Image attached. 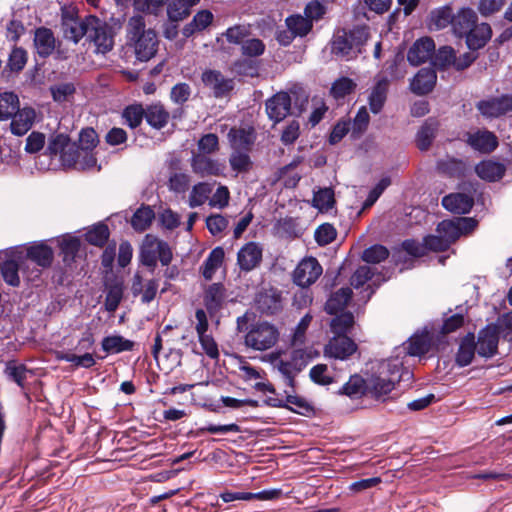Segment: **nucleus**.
I'll use <instances>...</instances> for the list:
<instances>
[{
    "label": "nucleus",
    "instance_id": "1",
    "mask_svg": "<svg viewBox=\"0 0 512 512\" xmlns=\"http://www.w3.org/2000/svg\"><path fill=\"white\" fill-rule=\"evenodd\" d=\"M127 45L134 49L136 59L147 62L157 52L158 39L153 29H147L144 17L135 15L126 25Z\"/></svg>",
    "mask_w": 512,
    "mask_h": 512
},
{
    "label": "nucleus",
    "instance_id": "2",
    "mask_svg": "<svg viewBox=\"0 0 512 512\" xmlns=\"http://www.w3.org/2000/svg\"><path fill=\"white\" fill-rule=\"evenodd\" d=\"M369 38L367 27H356L353 30H339L332 39L331 52L338 58L351 60L362 53L363 46Z\"/></svg>",
    "mask_w": 512,
    "mask_h": 512
},
{
    "label": "nucleus",
    "instance_id": "3",
    "mask_svg": "<svg viewBox=\"0 0 512 512\" xmlns=\"http://www.w3.org/2000/svg\"><path fill=\"white\" fill-rule=\"evenodd\" d=\"M400 364L397 361H382L376 373L366 378L367 395L382 399L388 395L400 380Z\"/></svg>",
    "mask_w": 512,
    "mask_h": 512
},
{
    "label": "nucleus",
    "instance_id": "4",
    "mask_svg": "<svg viewBox=\"0 0 512 512\" xmlns=\"http://www.w3.org/2000/svg\"><path fill=\"white\" fill-rule=\"evenodd\" d=\"M173 253L169 244L152 234L145 235L139 251L140 262L153 273L159 260L163 266H169Z\"/></svg>",
    "mask_w": 512,
    "mask_h": 512
},
{
    "label": "nucleus",
    "instance_id": "5",
    "mask_svg": "<svg viewBox=\"0 0 512 512\" xmlns=\"http://www.w3.org/2000/svg\"><path fill=\"white\" fill-rule=\"evenodd\" d=\"M86 38L96 46L98 53H107L114 47L115 31L106 21L94 15L86 16Z\"/></svg>",
    "mask_w": 512,
    "mask_h": 512
},
{
    "label": "nucleus",
    "instance_id": "6",
    "mask_svg": "<svg viewBox=\"0 0 512 512\" xmlns=\"http://www.w3.org/2000/svg\"><path fill=\"white\" fill-rule=\"evenodd\" d=\"M277 328L268 322H259L251 326L245 335V345L256 351L272 348L278 341Z\"/></svg>",
    "mask_w": 512,
    "mask_h": 512
},
{
    "label": "nucleus",
    "instance_id": "7",
    "mask_svg": "<svg viewBox=\"0 0 512 512\" xmlns=\"http://www.w3.org/2000/svg\"><path fill=\"white\" fill-rule=\"evenodd\" d=\"M476 226L477 221L474 218L460 217L440 222L436 231L450 247L460 236L469 234Z\"/></svg>",
    "mask_w": 512,
    "mask_h": 512
},
{
    "label": "nucleus",
    "instance_id": "8",
    "mask_svg": "<svg viewBox=\"0 0 512 512\" xmlns=\"http://www.w3.org/2000/svg\"><path fill=\"white\" fill-rule=\"evenodd\" d=\"M477 110L485 118H498L512 111V95L489 97L476 104Z\"/></svg>",
    "mask_w": 512,
    "mask_h": 512
},
{
    "label": "nucleus",
    "instance_id": "9",
    "mask_svg": "<svg viewBox=\"0 0 512 512\" xmlns=\"http://www.w3.org/2000/svg\"><path fill=\"white\" fill-rule=\"evenodd\" d=\"M322 274V267L313 257L303 259L293 272L294 283L300 287H309Z\"/></svg>",
    "mask_w": 512,
    "mask_h": 512
},
{
    "label": "nucleus",
    "instance_id": "10",
    "mask_svg": "<svg viewBox=\"0 0 512 512\" xmlns=\"http://www.w3.org/2000/svg\"><path fill=\"white\" fill-rule=\"evenodd\" d=\"M476 350L479 356L491 358L498 352L499 331L495 325H488L478 333Z\"/></svg>",
    "mask_w": 512,
    "mask_h": 512
},
{
    "label": "nucleus",
    "instance_id": "11",
    "mask_svg": "<svg viewBox=\"0 0 512 512\" xmlns=\"http://www.w3.org/2000/svg\"><path fill=\"white\" fill-rule=\"evenodd\" d=\"M357 351L356 343L346 335H336L325 345L324 354L327 357L346 360Z\"/></svg>",
    "mask_w": 512,
    "mask_h": 512
},
{
    "label": "nucleus",
    "instance_id": "12",
    "mask_svg": "<svg viewBox=\"0 0 512 512\" xmlns=\"http://www.w3.org/2000/svg\"><path fill=\"white\" fill-rule=\"evenodd\" d=\"M201 80L207 88L212 90L216 98L227 95L234 88L233 79L226 78L218 70H205L201 75Z\"/></svg>",
    "mask_w": 512,
    "mask_h": 512
},
{
    "label": "nucleus",
    "instance_id": "13",
    "mask_svg": "<svg viewBox=\"0 0 512 512\" xmlns=\"http://www.w3.org/2000/svg\"><path fill=\"white\" fill-rule=\"evenodd\" d=\"M291 110V97L287 92H278L266 101V112L270 120L279 123Z\"/></svg>",
    "mask_w": 512,
    "mask_h": 512
},
{
    "label": "nucleus",
    "instance_id": "14",
    "mask_svg": "<svg viewBox=\"0 0 512 512\" xmlns=\"http://www.w3.org/2000/svg\"><path fill=\"white\" fill-rule=\"evenodd\" d=\"M56 37L47 27H38L34 30L33 46L35 53L42 59L52 55L56 48Z\"/></svg>",
    "mask_w": 512,
    "mask_h": 512
},
{
    "label": "nucleus",
    "instance_id": "15",
    "mask_svg": "<svg viewBox=\"0 0 512 512\" xmlns=\"http://www.w3.org/2000/svg\"><path fill=\"white\" fill-rule=\"evenodd\" d=\"M191 168L200 177L220 176L224 171L223 164L201 153H194L192 155Z\"/></svg>",
    "mask_w": 512,
    "mask_h": 512
},
{
    "label": "nucleus",
    "instance_id": "16",
    "mask_svg": "<svg viewBox=\"0 0 512 512\" xmlns=\"http://www.w3.org/2000/svg\"><path fill=\"white\" fill-rule=\"evenodd\" d=\"M262 261V248L255 242L246 243L237 254V264L241 270L249 272Z\"/></svg>",
    "mask_w": 512,
    "mask_h": 512
},
{
    "label": "nucleus",
    "instance_id": "17",
    "mask_svg": "<svg viewBox=\"0 0 512 512\" xmlns=\"http://www.w3.org/2000/svg\"><path fill=\"white\" fill-rule=\"evenodd\" d=\"M467 143L480 153L489 154L498 147L497 136L488 130H477L467 133Z\"/></svg>",
    "mask_w": 512,
    "mask_h": 512
},
{
    "label": "nucleus",
    "instance_id": "18",
    "mask_svg": "<svg viewBox=\"0 0 512 512\" xmlns=\"http://www.w3.org/2000/svg\"><path fill=\"white\" fill-rule=\"evenodd\" d=\"M35 118L36 113L33 108L24 107L20 109L18 107L11 117L10 130L12 134L16 136L25 135L32 128Z\"/></svg>",
    "mask_w": 512,
    "mask_h": 512
},
{
    "label": "nucleus",
    "instance_id": "19",
    "mask_svg": "<svg viewBox=\"0 0 512 512\" xmlns=\"http://www.w3.org/2000/svg\"><path fill=\"white\" fill-rule=\"evenodd\" d=\"M437 74L431 68H422L410 82V89L416 95H425L431 92L436 84Z\"/></svg>",
    "mask_w": 512,
    "mask_h": 512
},
{
    "label": "nucleus",
    "instance_id": "20",
    "mask_svg": "<svg viewBox=\"0 0 512 512\" xmlns=\"http://www.w3.org/2000/svg\"><path fill=\"white\" fill-rule=\"evenodd\" d=\"M158 287V280L150 279L143 283L141 274L136 272L132 279L131 292L135 297L141 295L142 303L148 304L155 299Z\"/></svg>",
    "mask_w": 512,
    "mask_h": 512
},
{
    "label": "nucleus",
    "instance_id": "21",
    "mask_svg": "<svg viewBox=\"0 0 512 512\" xmlns=\"http://www.w3.org/2000/svg\"><path fill=\"white\" fill-rule=\"evenodd\" d=\"M435 50L434 41L429 37L417 40L409 49L407 59L410 64L418 66L426 62Z\"/></svg>",
    "mask_w": 512,
    "mask_h": 512
},
{
    "label": "nucleus",
    "instance_id": "22",
    "mask_svg": "<svg viewBox=\"0 0 512 512\" xmlns=\"http://www.w3.org/2000/svg\"><path fill=\"white\" fill-rule=\"evenodd\" d=\"M256 139L252 128H232L228 133V140L232 150L249 152Z\"/></svg>",
    "mask_w": 512,
    "mask_h": 512
},
{
    "label": "nucleus",
    "instance_id": "23",
    "mask_svg": "<svg viewBox=\"0 0 512 512\" xmlns=\"http://www.w3.org/2000/svg\"><path fill=\"white\" fill-rule=\"evenodd\" d=\"M473 204V198L464 193H451L442 199V206L455 214L469 213Z\"/></svg>",
    "mask_w": 512,
    "mask_h": 512
},
{
    "label": "nucleus",
    "instance_id": "24",
    "mask_svg": "<svg viewBox=\"0 0 512 512\" xmlns=\"http://www.w3.org/2000/svg\"><path fill=\"white\" fill-rule=\"evenodd\" d=\"M225 299L226 290L220 283H213L205 290L204 305L211 315L215 314L222 308Z\"/></svg>",
    "mask_w": 512,
    "mask_h": 512
},
{
    "label": "nucleus",
    "instance_id": "25",
    "mask_svg": "<svg viewBox=\"0 0 512 512\" xmlns=\"http://www.w3.org/2000/svg\"><path fill=\"white\" fill-rule=\"evenodd\" d=\"M256 306L263 314H276L282 309L281 296L273 290L260 292L256 297Z\"/></svg>",
    "mask_w": 512,
    "mask_h": 512
},
{
    "label": "nucleus",
    "instance_id": "26",
    "mask_svg": "<svg viewBox=\"0 0 512 512\" xmlns=\"http://www.w3.org/2000/svg\"><path fill=\"white\" fill-rule=\"evenodd\" d=\"M491 35L492 30L489 24L476 23L471 31H469V33L465 36L467 46L471 50H478L486 45V43L490 40Z\"/></svg>",
    "mask_w": 512,
    "mask_h": 512
},
{
    "label": "nucleus",
    "instance_id": "27",
    "mask_svg": "<svg viewBox=\"0 0 512 512\" xmlns=\"http://www.w3.org/2000/svg\"><path fill=\"white\" fill-rule=\"evenodd\" d=\"M439 128V122L435 118H428L417 132L416 144L421 151L430 148Z\"/></svg>",
    "mask_w": 512,
    "mask_h": 512
},
{
    "label": "nucleus",
    "instance_id": "28",
    "mask_svg": "<svg viewBox=\"0 0 512 512\" xmlns=\"http://www.w3.org/2000/svg\"><path fill=\"white\" fill-rule=\"evenodd\" d=\"M476 23V13L472 9H462L454 16L452 28L457 36L463 37L471 31Z\"/></svg>",
    "mask_w": 512,
    "mask_h": 512
},
{
    "label": "nucleus",
    "instance_id": "29",
    "mask_svg": "<svg viewBox=\"0 0 512 512\" xmlns=\"http://www.w3.org/2000/svg\"><path fill=\"white\" fill-rule=\"evenodd\" d=\"M506 171L504 164L492 160L480 162L475 167L476 174L483 180L494 182L500 180Z\"/></svg>",
    "mask_w": 512,
    "mask_h": 512
},
{
    "label": "nucleus",
    "instance_id": "30",
    "mask_svg": "<svg viewBox=\"0 0 512 512\" xmlns=\"http://www.w3.org/2000/svg\"><path fill=\"white\" fill-rule=\"evenodd\" d=\"M26 257L37 265L47 268L52 264L54 253L50 246L36 243L26 249Z\"/></svg>",
    "mask_w": 512,
    "mask_h": 512
},
{
    "label": "nucleus",
    "instance_id": "31",
    "mask_svg": "<svg viewBox=\"0 0 512 512\" xmlns=\"http://www.w3.org/2000/svg\"><path fill=\"white\" fill-rule=\"evenodd\" d=\"M389 89V81L386 78H382L375 86L372 88V91L369 95V107L372 113H379L387 99V93Z\"/></svg>",
    "mask_w": 512,
    "mask_h": 512
},
{
    "label": "nucleus",
    "instance_id": "32",
    "mask_svg": "<svg viewBox=\"0 0 512 512\" xmlns=\"http://www.w3.org/2000/svg\"><path fill=\"white\" fill-rule=\"evenodd\" d=\"M352 297V290L348 287L340 288L327 300L325 304V311L328 314L336 315L338 312L343 311Z\"/></svg>",
    "mask_w": 512,
    "mask_h": 512
},
{
    "label": "nucleus",
    "instance_id": "33",
    "mask_svg": "<svg viewBox=\"0 0 512 512\" xmlns=\"http://www.w3.org/2000/svg\"><path fill=\"white\" fill-rule=\"evenodd\" d=\"M101 346L107 354H117L124 351H132L135 343L121 335H112L104 337Z\"/></svg>",
    "mask_w": 512,
    "mask_h": 512
},
{
    "label": "nucleus",
    "instance_id": "34",
    "mask_svg": "<svg viewBox=\"0 0 512 512\" xmlns=\"http://www.w3.org/2000/svg\"><path fill=\"white\" fill-rule=\"evenodd\" d=\"M475 351H477L475 336L474 334L469 333L461 340L456 355V363L461 367L469 365L474 358Z\"/></svg>",
    "mask_w": 512,
    "mask_h": 512
},
{
    "label": "nucleus",
    "instance_id": "35",
    "mask_svg": "<svg viewBox=\"0 0 512 512\" xmlns=\"http://www.w3.org/2000/svg\"><path fill=\"white\" fill-rule=\"evenodd\" d=\"M170 114L162 104H152L145 109V118L149 125L161 129L168 123Z\"/></svg>",
    "mask_w": 512,
    "mask_h": 512
},
{
    "label": "nucleus",
    "instance_id": "36",
    "mask_svg": "<svg viewBox=\"0 0 512 512\" xmlns=\"http://www.w3.org/2000/svg\"><path fill=\"white\" fill-rule=\"evenodd\" d=\"M213 21V14L209 10H201L197 12L192 21L186 24L183 28V35L185 37L192 36L195 32L206 29Z\"/></svg>",
    "mask_w": 512,
    "mask_h": 512
},
{
    "label": "nucleus",
    "instance_id": "37",
    "mask_svg": "<svg viewBox=\"0 0 512 512\" xmlns=\"http://www.w3.org/2000/svg\"><path fill=\"white\" fill-rule=\"evenodd\" d=\"M154 219V210L150 206L142 205L134 212L131 218V226L135 231L143 232L151 226Z\"/></svg>",
    "mask_w": 512,
    "mask_h": 512
},
{
    "label": "nucleus",
    "instance_id": "38",
    "mask_svg": "<svg viewBox=\"0 0 512 512\" xmlns=\"http://www.w3.org/2000/svg\"><path fill=\"white\" fill-rule=\"evenodd\" d=\"M339 393L352 399H357L363 395H367L366 379L357 374L352 375L342 386Z\"/></svg>",
    "mask_w": 512,
    "mask_h": 512
},
{
    "label": "nucleus",
    "instance_id": "39",
    "mask_svg": "<svg viewBox=\"0 0 512 512\" xmlns=\"http://www.w3.org/2000/svg\"><path fill=\"white\" fill-rule=\"evenodd\" d=\"M61 30L65 39L77 44L84 36H86V17L83 20L76 18L75 20L61 26Z\"/></svg>",
    "mask_w": 512,
    "mask_h": 512
},
{
    "label": "nucleus",
    "instance_id": "40",
    "mask_svg": "<svg viewBox=\"0 0 512 512\" xmlns=\"http://www.w3.org/2000/svg\"><path fill=\"white\" fill-rule=\"evenodd\" d=\"M225 253L222 247L214 248L203 263L202 274L205 279L213 277L216 270L221 266Z\"/></svg>",
    "mask_w": 512,
    "mask_h": 512
},
{
    "label": "nucleus",
    "instance_id": "41",
    "mask_svg": "<svg viewBox=\"0 0 512 512\" xmlns=\"http://www.w3.org/2000/svg\"><path fill=\"white\" fill-rule=\"evenodd\" d=\"M212 192V185L207 182H199L192 187L189 195L188 203L191 208L203 205Z\"/></svg>",
    "mask_w": 512,
    "mask_h": 512
},
{
    "label": "nucleus",
    "instance_id": "42",
    "mask_svg": "<svg viewBox=\"0 0 512 512\" xmlns=\"http://www.w3.org/2000/svg\"><path fill=\"white\" fill-rule=\"evenodd\" d=\"M19 107L18 96L12 92L0 94V121L8 120Z\"/></svg>",
    "mask_w": 512,
    "mask_h": 512
},
{
    "label": "nucleus",
    "instance_id": "43",
    "mask_svg": "<svg viewBox=\"0 0 512 512\" xmlns=\"http://www.w3.org/2000/svg\"><path fill=\"white\" fill-rule=\"evenodd\" d=\"M109 236V228L104 223L94 225L85 234L87 242L98 247H103L108 241Z\"/></svg>",
    "mask_w": 512,
    "mask_h": 512
},
{
    "label": "nucleus",
    "instance_id": "44",
    "mask_svg": "<svg viewBox=\"0 0 512 512\" xmlns=\"http://www.w3.org/2000/svg\"><path fill=\"white\" fill-rule=\"evenodd\" d=\"M335 204L334 191L330 187L320 188L314 192L313 206L320 212H326Z\"/></svg>",
    "mask_w": 512,
    "mask_h": 512
},
{
    "label": "nucleus",
    "instance_id": "45",
    "mask_svg": "<svg viewBox=\"0 0 512 512\" xmlns=\"http://www.w3.org/2000/svg\"><path fill=\"white\" fill-rule=\"evenodd\" d=\"M251 35L250 25H235L229 27L223 34L228 43L235 45H243V42L247 40Z\"/></svg>",
    "mask_w": 512,
    "mask_h": 512
},
{
    "label": "nucleus",
    "instance_id": "46",
    "mask_svg": "<svg viewBox=\"0 0 512 512\" xmlns=\"http://www.w3.org/2000/svg\"><path fill=\"white\" fill-rule=\"evenodd\" d=\"M81 247V241L74 236H66L60 241V249L63 254V261L71 263L74 261Z\"/></svg>",
    "mask_w": 512,
    "mask_h": 512
},
{
    "label": "nucleus",
    "instance_id": "47",
    "mask_svg": "<svg viewBox=\"0 0 512 512\" xmlns=\"http://www.w3.org/2000/svg\"><path fill=\"white\" fill-rule=\"evenodd\" d=\"M286 25L293 36H305L312 29V21L301 15L288 17Z\"/></svg>",
    "mask_w": 512,
    "mask_h": 512
},
{
    "label": "nucleus",
    "instance_id": "48",
    "mask_svg": "<svg viewBox=\"0 0 512 512\" xmlns=\"http://www.w3.org/2000/svg\"><path fill=\"white\" fill-rule=\"evenodd\" d=\"M123 284L115 282L110 284L107 288V294L105 298V309L108 312H115L123 298Z\"/></svg>",
    "mask_w": 512,
    "mask_h": 512
},
{
    "label": "nucleus",
    "instance_id": "49",
    "mask_svg": "<svg viewBox=\"0 0 512 512\" xmlns=\"http://www.w3.org/2000/svg\"><path fill=\"white\" fill-rule=\"evenodd\" d=\"M454 14L450 7H443L431 14L430 28L440 30L446 28L448 25L453 24Z\"/></svg>",
    "mask_w": 512,
    "mask_h": 512
},
{
    "label": "nucleus",
    "instance_id": "50",
    "mask_svg": "<svg viewBox=\"0 0 512 512\" xmlns=\"http://www.w3.org/2000/svg\"><path fill=\"white\" fill-rule=\"evenodd\" d=\"M229 164L237 173L248 172L252 168L251 158L246 151L233 150L229 157Z\"/></svg>",
    "mask_w": 512,
    "mask_h": 512
},
{
    "label": "nucleus",
    "instance_id": "51",
    "mask_svg": "<svg viewBox=\"0 0 512 512\" xmlns=\"http://www.w3.org/2000/svg\"><path fill=\"white\" fill-rule=\"evenodd\" d=\"M438 168L450 176H463L467 170V165L463 160L448 158L438 162Z\"/></svg>",
    "mask_w": 512,
    "mask_h": 512
},
{
    "label": "nucleus",
    "instance_id": "52",
    "mask_svg": "<svg viewBox=\"0 0 512 512\" xmlns=\"http://www.w3.org/2000/svg\"><path fill=\"white\" fill-rule=\"evenodd\" d=\"M430 350V339L427 334L414 335L409 339L407 351L411 356H421Z\"/></svg>",
    "mask_w": 512,
    "mask_h": 512
},
{
    "label": "nucleus",
    "instance_id": "53",
    "mask_svg": "<svg viewBox=\"0 0 512 512\" xmlns=\"http://www.w3.org/2000/svg\"><path fill=\"white\" fill-rule=\"evenodd\" d=\"M18 271L19 263L15 259L6 260L1 265V274L3 276L4 281L13 287H17L20 284Z\"/></svg>",
    "mask_w": 512,
    "mask_h": 512
},
{
    "label": "nucleus",
    "instance_id": "54",
    "mask_svg": "<svg viewBox=\"0 0 512 512\" xmlns=\"http://www.w3.org/2000/svg\"><path fill=\"white\" fill-rule=\"evenodd\" d=\"M354 324V316L350 312H344L331 320V330L336 335H344Z\"/></svg>",
    "mask_w": 512,
    "mask_h": 512
},
{
    "label": "nucleus",
    "instance_id": "55",
    "mask_svg": "<svg viewBox=\"0 0 512 512\" xmlns=\"http://www.w3.org/2000/svg\"><path fill=\"white\" fill-rule=\"evenodd\" d=\"M388 256V249L383 245L376 244L363 251L362 260L366 263L377 264L387 259Z\"/></svg>",
    "mask_w": 512,
    "mask_h": 512
},
{
    "label": "nucleus",
    "instance_id": "56",
    "mask_svg": "<svg viewBox=\"0 0 512 512\" xmlns=\"http://www.w3.org/2000/svg\"><path fill=\"white\" fill-rule=\"evenodd\" d=\"M82 155V150L79 148L76 143L68 142L67 147L63 150L60 155V160L63 166L65 167H73L77 166Z\"/></svg>",
    "mask_w": 512,
    "mask_h": 512
},
{
    "label": "nucleus",
    "instance_id": "57",
    "mask_svg": "<svg viewBox=\"0 0 512 512\" xmlns=\"http://www.w3.org/2000/svg\"><path fill=\"white\" fill-rule=\"evenodd\" d=\"M5 372L11 380L16 382L22 388L24 387L27 375L31 374V371L28 370L25 365L15 364L13 362H9L7 364Z\"/></svg>",
    "mask_w": 512,
    "mask_h": 512
},
{
    "label": "nucleus",
    "instance_id": "58",
    "mask_svg": "<svg viewBox=\"0 0 512 512\" xmlns=\"http://www.w3.org/2000/svg\"><path fill=\"white\" fill-rule=\"evenodd\" d=\"M58 359L73 363L75 366L90 368L95 365V359L91 353L76 355L69 352H61Z\"/></svg>",
    "mask_w": 512,
    "mask_h": 512
},
{
    "label": "nucleus",
    "instance_id": "59",
    "mask_svg": "<svg viewBox=\"0 0 512 512\" xmlns=\"http://www.w3.org/2000/svg\"><path fill=\"white\" fill-rule=\"evenodd\" d=\"M355 87L356 84L352 79L342 77L333 83L330 93L335 99H340L350 94Z\"/></svg>",
    "mask_w": 512,
    "mask_h": 512
},
{
    "label": "nucleus",
    "instance_id": "60",
    "mask_svg": "<svg viewBox=\"0 0 512 512\" xmlns=\"http://www.w3.org/2000/svg\"><path fill=\"white\" fill-rule=\"evenodd\" d=\"M144 116L145 110L141 105H130L123 111V118L130 128L138 127Z\"/></svg>",
    "mask_w": 512,
    "mask_h": 512
},
{
    "label": "nucleus",
    "instance_id": "61",
    "mask_svg": "<svg viewBox=\"0 0 512 512\" xmlns=\"http://www.w3.org/2000/svg\"><path fill=\"white\" fill-rule=\"evenodd\" d=\"M191 8L186 6L181 0H173L168 8V17L173 22L181 21L190 15Z\"/></svg>",
    "mask_w": 512,
    "mask_h": 512
},
{
    "label": "nucleus",
    "instance_id": "62",
    "mask_svg": "<svg viewBox=\"0 0 512 512\" xmlns=\"http://www.w3.org/2000/svg\"><path fill=\"white\" fill-rule=\"evenodd\" d=\"M50 91L54 101L65 102L70 99L75 93V86L73 83H59L50 87Z\"/></svg>",
    "mask_w": 512,
    "mask_h": 512
},
{
    "label": "nucleus",
    "instance_id": "63",
    "mask_svg": "<svg viewBox=\"0 0 512 512\" xmlns=\"http://www.w3.org/2000/svg\"><path fill=\"white\" fill-rule=\"evenodd\" d=\"M265 51V44L261 39L248 37L241 46V52L244 56L258 57Z\"/></svg>",
    "mask_w": 512,
    "mask_h": 512
},
{
    "label": "nucleus",
    "instance_id": "64",
    "mask_svg": "<svg viewBox=\"0 0 512 512\" xmlns=\"http://www.w3.org/2000/svg\"><path fill=\"white\" fill-rule=\"evenodd\" d=\"M27 62V52L20 47H15L9 56L8 59V67L11 71L19 72L21 71Z\"/></svg>",
    "mask_w": 512,
    "mask_h": 512
}]
</instances>
